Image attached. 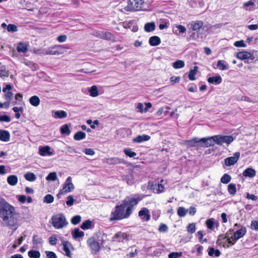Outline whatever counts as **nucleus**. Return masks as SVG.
Listing matches in <instances>:
<instances>
[{
    "label": "nucleus",
    "mask_w": 258,
    "mask_h": 258,
    "mask_svg": "<svg viewBox=\"0 0 258 258\" xmlns=\"http://www.w3.org/2000/svg\"><path fill=\"white\" fill-rule=\"evenodd\" d=\"M18 216L14 207L0 196V217L3 221L7 222L8 226L15 227L14 230H16L17 228Z\"/></svg>",
    "instance_id": "1"
},
{
    "label": "nucleus",
    "mask_w": 258,
    "mask_h": 258,
    "mask_svg": "<svg viewBox=\"0 0 258 258\" xmlns=\"http://www.w3.org/2000/svg\"><path fill=\"white\" fill-rule=\"evenodd\" d=\"M122 203L115 207L114 210L111 213L110 221H118L128 218L131 214L130 209L127 210Z\"/></svg>",
    "instance_id": "2"
},
{
    "label": "nucleus",
    "mask_w": 258,
    "mask_h": 258,
    "mask_svg": "<svg viewBox=\"0 0 258 258\" xmlns=\"http://www.w3.org/2000/svg\"><path fill=\"white\" fill-rule=\"evenodd\" d=\"M146 196L144 194H137L131 197H127L123 201L122 204L126 209H130V213L132 214L134 207L137 205L139 202L142 200Z\"/></svg>",
    "instance_id": "3"
},
{
    "label": "nucleus",
    "mask_w": 258,
    "mask_h": 258,
    "mask_svg": "<svg viewBox=\"0 0 258 258\" xmlns=\"http://www.w3.org/2000/svg\"><path fill=\"white\" fill-rule=\"evenodd\" d=\"M51 221L52 226L56 229L62 228L68 224L65 216L62 213L53 215L51 217Z\"/></svg>",
    "instance_id": "4"
},
{
    "label": "nucleus",
    "mask_w": 258,
    "mask_h": 258,
    "mask_svg": "<svg viewBox=\"0 0 258 258\" xmlns=\"http://www.w3.org/2000/svg\"><path fill=\"white\" fill-rule=\"evenodd\" d=\"M143 4L144 0H129L128 5L123 9L127 12L139 11Z\"/></svg>",
    "instance_id": "5"
},
{
    "label": "nucleus",
    "mask_w": 258,
    "mask_h": 258,
    "mask_svg": "<svg viewBox=\"0 0 258 258\" xmlns=\"http://www.w3.org/2000/svg\"><path fill=\"white\" fill-rule=\"evenodd\" d=\"M87 243L90 248L92 252L96 254L98 252L101 248L99 242L97 241L96 237L92 236L88 239Z\"/></svg>",
    "instance_id": "6"
},
{
    "label": "nucleus",
    "mask_w": 258,
    "mask_h": 258,
    "mask_svg": "<svg viewBox=\"0 0 258 258\" xmlns=\"http://www.w3.org/2000/svg\"><path fill=\"white\" fill-rule=\"evenodd\" d=\"M236 56L237 58L244 60V62L246 63H249V60H250L252 61L255 58V57L252 53L246 51L238 52L236 53Z\"/></svg>",
    "instance_id": "7"
},
{
    "label": "nucleus",
    "mask_w": 258,
    "mask_h": 258,
    "mask_svg": "<svg viewBox=\"0 0 258 258\" xmlns=\"http://www.w3.org/2000/svg\"><path fill=\"white\" fill-rule=\"evenodd\" d=\"M216 144L221 146L223 143H226L227 145L230 144L234 140V138L231 135L222 136L216 135Z\"/></svg>",
    "instance_id": "8"
},
{
    "label": "nucleus",
    "mask_w": 258,
    "mask_h": 258,
    "mask_svg": "<svg viewBox=\"0 0 258 258\" xmlns=\"http://www.w3.org/2000/svg\"><path fill=\"white\" fill-rule=\"evenodd\" d=\"M130 235L128 234L121 231L115 233L112 238V241H117L118 242H124V241L129 240Z\"/></svg>",
    "instance_id": "9"
},
{
    "label": "nucleus",
    "mask_w": 258,
    "mask_h": 258,
    "mask_svg": "<svg viewBox=\"0 0 258 258\" xmlns=\"http://www.w3.org/2000/svg\"><path fill=\"white\" fill-rule=\"evenodd\" d=\"M217 136H213L210 137L203 138L201 139V147H209L213 146L216 144V138Z\"/></svg>",
    "instance_id": "10"
},
{
    "label": "nucleus",
    "mask_w": 258,
    "mask_h": 258,
    "mask_svg": "<svg viewBox=\"0 0 258 258\" xmlns=\"http://www.w3.org/2000/svg\"><path fill=\"white\" fill-rule=\"evenodd\" d=\"M96 237L97 241L99 242L100 247H104L106 242L109 241L107 234L103 232H98L94 235Z\"/></svg>",
    "instance_id": "11"
},
{
    "label": "nucleus",
    "mask_w": 258,
    "mask_h": 258,
    "mask_svg": "<svg viewBox=\"0 0 258 258\" xmlns=\"http://www.w3.org/2000/svg\"><path fill=\"white\" fill-rule=\"evenodd\" d=\"M240 152H236L233 154V156L226 158L224 160L225 164L227 166H230L235 164L240 157Z\"/></svg>",
    "instance_id": "12"
},
{
    "label": "nucleus",
    "mask_w": 258,
    "mask_h": 258,
    "mask_svg": "<svg viewBox=\"0 0 258 258\" xmlns=\"http://www.w3.org/2000/svg\"><path fill=\"white\" fill-rule=\"evenodd\" d=\"M184 145L187 148L201 147V139L198 138H194L189 140H185Z\"/></svg>",
    "instance_id": "13"
},
{
    "label": "nucleus",
    "mask_w": 258,
    "mask_h": 258,
    "mask_svg": "<svg viewBox=\"0 0 258 258\" xmlns=\"http://www.w3.org/2000/svg\"><path fill=\"white\" fill-rule=\"evenodd\" d=\"M63 250L66 253V255L69 258H72V253L71 252L70 249L74 250V248L71 242L69 241H64L62 242Z\"/></svg>",
    "instance_id": "14"
},
{
    "label": "nucleus",
    "mask_w": 258,
    "mask_h": 258,
    "mask_svg": "<svg viewBox=\"0 0 258 258\" xmlns=\"http://www.w3.org/2000/svg\"><path fill=\"white\" fill-rule=\"evenodd\" d=\"M74 189V185L72 182V177L69 176L66 179L63 184V188L61 189L66 193L70 192Z\"/></svg>",
    "instance_id": "15"
},
{
    "label": "nucleus",
    "mask_w": 258,
    "mask_h": 258,
    "mask_svg": "<svg viewBox=\"0 0 258 258\" xmlns=\"http://www.w3.org/2000/svg\"><path fill=\"white\" fill-rule=\"evenodd\" d=\"M139 216L143 221H148L150 219L149 210L147 208H142L139 212Z\"/></svg>",
    "instance_id": "16"
},
{
    "label": "nucleus",
    "mask_w": 258,
    "mask_h": 258,
    "mask_svg": "<svg viewBox=\"0 0 258 258\" xmlns=\"http://www.w3.org/2000/svg\"><path fill=\"white\" fill-rule=\"evenodd\" d=\"M246 233V229L244 226H241V228L234 233L233 240L236 242L240 238L243 237Z\"/></svg>",
    "instance_id": "17"
},
{
    "label": "nucleus",
    "mask_w": 258,
    "mask_h": 258,
    "mask_svg": "<svg viewBox=\"0 0 258 258\" xmlns=\"http://www.w3.org/2000/svg\"><path fill=\"white\" fill-rule=\"evenodd\" d=\"M32 244L36 248H39L43 242L42 238L37 234H34L32 238Z\"/></svg>",
    "instance_id": "18"
},
{
    "label": "nucleus",
    "mask_w": 258,
    "mask_h": 258,
    "mask_svg": "<svg viewBox=\"0 0 258 258\" xmlns=\"http://www.w3.org/2000/svg\"><path fill=\"white\" fill-rule=\"evenodd\" d=\"M50 148L48 146L44 147L40 146L39 148V153L41 156L51 155L52 153L50 151Z\"/></svg>",
    "instance_id": "19"
},
{
    "label": "nucleus",
    "mask_w": 258,
    "mask_h": 258,
    "mask_svg": "<svg viewBox=\"0 0 258 258\" xmlns=\"http://www.w3.org/2000/svg\"><path fill=\"white\" fill-rule=\"evenodd\" d=\"M150 136L147 135H143L138 136L137 137L133 138V142L136 143H140L145 141H147L150 139Z\"/></svg>",
    "instance_id": "20"
},
{
    "label": "nucleus",
    "mask_w": 258,
    "mask_h": 258,
    "mask_svg": "<svg viewBox=\"0 0 258 258\" xmlns=\"http://www.w3.org/2000/svg\"><path fill=\"white\" fill-rule=\"evenodd\" d=\"M222 81V79L219 75H216L214 77H209L208 79V83L210 84L218 85Z\"/></svg>",
    "instance_id": "21"
},
{
    "label": "nucleus",
    "mask_w": 258,
    "mask_h": 258,
    "mask_svg": "<svg viewBox=\"0 0 258 258\" xmlns=\"http://www.w3.org/2000/svg\"><path fill=\"white\" fill-rule=\"evenodd\" d=\"M256 171L252 168H248L246 169L242 173L243 176L246 177L252 178L255 176Z\"/></svg>",
    "instance_id": "22"
},
{
    "label": "nucleus",
    "mask_w": 258,
    "mask_h": 258,
    "mask_svg": "<svg viewBox=\"0 0 258 258\" xmlns=\"http://www.w3.org/2000/svg\"><path fill=\"white\" fill-rule=\"evenodd\" d=\"M10 135L6 130H0V140L3 142H8L10 140Z\"/></svg>",
    "instance_id": "23"
},
{
    "label": "nucleus",
    "mask_w": 258,
    "mask_h": 258,
    "mask_svg": "<svg viewBox=\"0 0 258 258\" xmlns=\"http://www.w3.org/2000/svg\"><path fill=\"white\" fill-rule=\"evenodd\" d=\"M149 43L150 45L156 46L160 44L161 40L158 36H153L149 38Z\"/></svg>",
    "instance_id": "24"
},
{
    "label": "nucleus",
    "mask_w": 258,
    "mask_h": 258,
    "mask_svg": "<svg viewBox=\"0 0 258 258\" xmlns=\"http://www.w3.org/2000/svg\"><path fill=\"white\" fill-rule=\"evenodd\" d=\"M203 22L202 21H196L191 24L190 29L192 31H197L203 26Z\"/></svg>",
    "instance_id": "25"
},
{
    "label": "nucleus",
    "mask_w": 258,
    "mask_h": 258,
    "mask_svg": "<svg viewBox=\"0 0 258 258\" xmlns=\"http://www.w3.org/2000/svg\"><path fill=\"white\" fill-rule=\"evenodd\" d=\"M18 181V177L15 175H11L7 177V182L10 185L14 186L16 185Z\"/></svg>",
    "instance_id": "26"
},
{
    "label": "nucleus",
    "mask_w": 258,
    "mask_h": 258,
    "mask_svg": "<svg viewBox=\"0 0 258 258\" xmlns=\"http://www.w3.org/2000/svg\"><path fill=\"white\" fill-rule=\"evenodd\" d=\"M72 234L73 237L75 239L82 237L84 235V232L80 231L79 228H75L72 232Z\"/></svg>",
    "instance_id": "27"
},
{
    "label": "nucleus",
    "mask_w": 258,
    "mask_h": 258,
    "mask_svg": "<svg viewBox=\"0 0 258 258\" xmlns=\"http://www.w3.org/2000/svg\"><path fill=\"white\" fill-rule=\"evenodd\" d=\"M53 116L54 118L62 119L67 116V113L64 110H57L54 111Z\"/></svg>",
    "instance_id": "28"
},
{
    "label": "nucleus",
    "mask_w": 258,
    "mask_h": 258,
    "mask_svg": "<svg viewBox=\"0 0 258 258\" xmlns=\"http://www.w3.org/2000/svg\"><path fill=\"white\" fill-rule=\"evenodd\" d=\"M217 67L221 71H224L228 70L229 68V66L226 62L224 60H219L217 61Z\"/></svg>",
    "instance_id": "29"
},
{
    "label": "nucleus",
    "mask_w": 258,
    "mask_h": 258,
    "mask_svg": "<svg viewBox=\"0 0 258 258\" xmlns=\"http://www.w3.org/2000/svg\"><path fill=\"white\" fill-rule=\"evenodd\" d=\"M199 67L198 66H195L194 69H190L188 74V78L190 81H194L196 80L195 75L198 71Z\"/></svg>",
    "instance_id": "30"
},
{
    "label": "nucleus",
    "mask_w": 258,
    "mask_h": 258,
    "mask_svg": "<svg viewBox=\"0 0 258 258\" xmlns=\"http://www.w3.org/2000/svg\"><path fill=\"white\" fill-rule=\"evenodd\" d=\"M56 48L55 45L48 47L43 50V53L48 55H57L58 52L55 50Z\"/></svg>",
    "instance_id": "31"
},
{
    "label": "nucleus",
    "mask_w": 258,
    "mask_h": 258,
    "mask_svg": "<svg viewBox=\"0 0 258 258\" xmlns=\"http://www.w3.org/2000/svg\"><path fill=\"white\" fill-rule=\"evenodd\" d=\"M30 103L33 106H38L40 102L39 98L37 96H33L29 99Z\"/></svg>",
    "instance_id": "32"
},
{
    "label": "nucleus",
    "mask_w": 258,
    "mask_h": 258,
    "mask_svg": "<svg viewBox=\"0 0 258 258\" xmlns=\"http://www.w3.org/2000/svg\"><path fill=\"white\" fill-rule=\"evenodd\" d=\"M145 31L147 32L153 31L155 29V24L154 22L147 23L144 26Z\"/></svg>",
    "instance_id": "33"
},
{
    "label": "nucleus",
    "mask_w": 258,
    "mask_h": 258,
    "mask_svg": "<svg viewBox=\"0 0 258 258\" xmlns=\"http://www.w3.org/2000/svg\"><path fill=\"white\" fill-rule=\"evenodd\" d=\"M86 138V134L82 131L77 132L74 136V139L76 141H80Z\"/></svg>",
    "instance_id": "34"
},
{
    "label": "nucleus",
    "mask_w": 258,
    "mask_h": 258,
    "mask_svg": "<svg viewBox=\"0 0 258 258\" xmlns=\"http://www.w3.org/2000/svg\"><path fill=\"white\" fill-rule=\"evenodd\" d=\"M28 255L30 258H40L41 256L39 251L33 249L29 250Z\"/></svg>",
    "instance_id": "35"
},
{
    "label": "nucleus",
    "mask_w": 258,
    "mask_h": 258,
    "mask_svg": "<svg viewBox=\"0 0 258 258\" xmlns=\"http://www.w3.org/2000/svg\"><path fill=\"white\" fill-rule=\"evenodd\" d=\"M25 178L29 181H34L36 179V176L35 174L33 172H27L24 174Z\"/></svg>",
    "instance_id": "36"
},
{
    "label": "nucleus",
    "mask_w": 258,
    "mask_h": 258,
    "mask_svg": "<svg viewBox=\"0 0 258 258\" xmlns=\"http://www.w3.org/2000/svg\"><path fill=\"white\" fill-rule=\"evenodd\" d=\"M92 225V222L90 220H87L83 222L81 225V228L83 230H87L91 228Z\"/></svg>",
    "instance_id": "37"
},
{
    "label": "nucleus",
    "mask_w": 258,
    "mask_h": 258,
    "mask_svg": "<svg viewBox=\"0 0 258 258\" xmlns=\"http://www.w3.org/2000/svg\"><path fill=\"white\" fill-rule=\"evenodd\" d=\"M124 179L126 181V183L128 185H131L134 183V176L132 173H130L127 175H126Z\"/></svg>",
    "instance_id": "38"
},
{
    "label": "nucleus",
    "mask_w": 258,
    "mask_h": 258,
    "mask_svg": "<svg viewBox=\"0 0 258 258\" xmlns=\"http://www.w3.org/2000/svg\"><path fill=\"white\" fill-rule=\"evenodd\" d=\"M60 133L62 135H69L71 133L69 126L68 124H65L60 127Z\"/></svg>",
    "instance_id": "39"
},
{
    "label": "nucleus",
    "mask_w": 258,
    "mask_h": 258,
    "mask_svg": "<svg viewBox=\"0 0 258 258\" xmlns=\"http://www.w3.org/2000/svg\"><path fill=\"white\" fill-rule=\"evenodd\" d=\"M17 49L19 52L25 53L28 50L27 45L24 44L23 43L20 42L19 43V44L17 47Z\"/></svg>",
    "instance_id": "40"
},
{
    "label": "nucleus",
    "mask_w": 258,
    "mask_h": 258,
    "mask_svg": "<svg viewBox=\"0 0 258 258\" xmlns=\"http://www.w3.org/2000/svg\"><path fill=\"white\" fill-rule=\"evenodd\" d=\"M198 3L200 7H202L203 2L202 0H190L189 5L191 8H196L197 7Z\"/></svg>",
    "instance_id": "41"
},
{
    "label": "nucleus",
    "mask_w": 258,
    "mask_h": 258,
    "mask_svg": "<svg viewBox=\"0 0 258 258\" xmlns=\"http://www.w3.org/2000/svg\"><path fill=\"white\" fill-rule=\"evenodd\" d=\"M55 46L56 47L55 50L58 52L57 55L63 53L64 49L68 48L66 45H55Z\"/></svg>",
    "instance_id": "42"
},
{
    "label": "nucleus",
    "mask_w": 258,
    "mask_h": 258,
    "mask_svg": "<svg viewBox=\"0 0 258 258\" xmlns=\"http://www.w3.org/2000/svg\"><path fill=\"white\" fill-rule=\"evenodd\" d=\"M228 191L230 195L234 196L236 192V188L235 185L233 183H230L228 186Z\"/></svg>",
    "instance_id": "43"
},
{
    "label": "nucleus",
    "mask_w": 258,
    "mask_h": 258,
    "mask_svg": "<svg viewBox=\"0 0 258 258\" xmlns=\"http://www.w3.org/2000/svg\"><path fill=\"white\" fill-rule=\"evenodd\" d=\"M108 161L110 164H117L124 163V161L123 159H120L117 157H113L110 158L108 159Z\"/></svg>",
    "instance_id": "44"
},
{
    "label": "nucleus",
    "mask_w": 258,
    "mask_h": 258,
    "mask_svg": "<svg viewBox=\"0 0 258 258\" xmlns=\"http://www.w3.org/2000/svg\"><path fill=\"white\" fill-rule=\"evenodd\" d=\"M187 211L188 210H186L185 208L182 207H180L177 209V215L180 217H183L186 215Z\"/></svg>",
    "instance_id": "45"
},
{
    "label": "nucleus",
    "mask_w": 258,
    "mask_h": 258,
    "mask_svg": "<svg viewBox=\"0 0 258 258\" xmlns=\"http://www.w3.org/2000/svg\"><path fill=\"white\" fill-rule=\"evenodd\" d=\"M90 94L92 97H96L98 95V90L96 86H92L89 89Z\"/></svg>",
    "instance_id": "46"
},
{
    "label": "nucleus",
    "mask_w": 258,
    "mask_h": 258,
    "mask_svg": "<svg viewBox=\"0 0 258 258\" xmlns=\"http://www.w3.org/2000/svg\"><path fill=\"white\" fill-rule=\"evenodd\" d=\"M173 67L175 69H180L184 66V62L181 60H177L173 63Z\"/></svg>",
    "instance_id": "47"
},
{
    "label": "nucleus",
    "mask_w": 258,
    "mask_h": 258,
    "mask_svg": "<svg viewBox=\"0 0 258 258\" xmlns=\"http://www.w3.org/2000/svg\"><path fill=\"white\" fill-rule=\"evenodd\" d=\"M54 201V197L50 194L46 195L44 198L43 200V203L47 204L52 203Z\"/></svg>",
    "instance_id": "48"
},
{
    "label": "nucleus",
    "mask_w": 258,
    "mask_h": 258,
    "mask_svg": "<svg viewBox=\"0 0 258 258\" xmlns=\"http://www.w3.org/2000/svg\"><path fill=\"white\" fill-rule=\"evenodd\" d=\"M102 34L103 35L102 36V39H103L112 40L114 38V35L110 32H104V34Z\"/></svg>",
    "instance_id": "49"
},
{
    "label": "nucleus",
    "mask_w": 258,
    "mask_h": 258,
    "mask_svg": "<svg viewBox=\"0 0 258 258\" xmlns=\"http://www.w3.org/2000/svg\"><path fill=\"white\" fill-rule=\"evenodd\" d=\"M186 230L187 232L190 234L195 233L196 230V223H192L189 224L186 227Z\"/></svg>",
    "instance_id": "50"
},
{
    "label": "nucleus",
    "mask_w": 258,
    "mask_h": 258,
    "mask_svg": "<svg viewBox=\"0 0 258 258\" xmlns=\"http://www.w3.org/2000/svg\"><path fill=\"white\" fill-rule=\"evenodd\" d=\"M231 179V176L227 174H224L221 178V182L224 184H227L230 181Z\"/></svg>",
    "instance_id": "51"
},
{
    "label": "nucleus",
    "mask_w": 258,
    "mask_h": 258,
    "mask_svg": "<svg viewBox=\"0 0 258 258\" xmlns=\"http://www.w3.org/2000/svg\"><path fill=\"white\" fill-rule=\"evenodd\" d=\"M124 153L129 157H134L137 155V153L132 151L131 148L124 149L123 150Z\"/></svg>",
    "instance_id": "52"
},
{
    "label": "nucleus",
    "mask_w": 258,
    "mask_h": 258,
    "mask_svg": "<svg viewBox=\"0 0 258 258\" xmlns=\"http://www.w3.org/2000/svg\"><path fill=\"white\" fill-rule=\"evenodd\" d=\"M56 179L57 175L55 172H50L46 177V179L47 181H55Z\"/></svg>",
    "instance_id": "53"
},
{
    "label": "nucleus",
    "mask_w": 258,
    "mask_h": 258,
    "mask_svg": "<svg viewBox=\"0 0 258 258\" xmlns=\"http://www.w3.org/2000/svg\"><path fill=\"white\" fill-rule=\"evenodd\" d=\"M9 76V72L6 70V67L5 66H2L0 67V77H5Z\"/></svg>",
    "instance_id": "54"
},
{
    "label": "nucleus",
    "mask_w": 258,
    "mask_h": 258,
    "mask_svg": "<svg viewBox=\"0 0 258 258\" xmlns=\"http://www.w3.org/2000/svg\"><path fill=\"white\" fill-rule=\"evenodd\" d=\"M81 221V217L80 215H76L72 217L71 222L73 225H77Z\"/></svg>",
    "instance_id": "55"
},
{
    "label": "nucleus",
    "mask_w": 258,
    "mask_h": 258,
    "mask_svg": "<svg viewBox=\"0 0 258 258\" xmlns=\"http://www.w3.org/2000/svg\"><path fill=\"white\" fill-rule=\"evenodd\" d=\"M206 224L208 228L212 230L214 229V221L213 219L212 218L207 220L206 222Z\"/></svg>",
    "instance_id": "56"
},
{
    "label": "nucleus",
    "mask_w": 258,
    "mask_h": 258,
    "mask_svg": "<svg viewBox=\"0 0 258 258\" xmlns=\"http://www.w3.org/2000/svg\"><path fill=\"white\" fill-rule=\"evenodd\" d=\"M13 96H14L13 93L10 91H8L7 92H6L4 95L3 97L7 100L11 101L13 99Z\"/></svg>",
    "instance_id": "57"
},
{
    "label": "nucleus",
    "mask_w": 258,
    "mask_h": 258,
    "mask_svg": "<svg viewBox=\"0 0 258 258\" xmlns=\"http://www.w3.org/2000/svg\"><path fill=\"white\" fill-rule=\"evenodd\" d=\"M7 30L8 32H15L17 31V27L14 25L10 24L7 26Z\"/></svg>",
    "instance_id": "58"
},
{
    "label": "nucleus",
    "mask_w": 258,
    "mask_h": 258,
    "mask_svg": "<svg viewBox=\"0 0 258 258\" xmlns=\"http://www.w3.org/2000/svg\"><path fill=\"white\" fill-rule=\"evenodd\" d=\"M57 241V239L55 235H53L49 238V243L51 245H55Z\"/></svg>",
    "instance_id": "59"
},
{
    "label": "nucleus",
    "mask_w": 258,
    "mask_h": 258,
    "mask_svg": "<svg viewBox=\"0 0 258 258\" xmlns=\"http://www.w3.org/2000/svg\"><path fill=\"white\" fill-rule=\"evenodd\" d=\"M67 199V205L69 207H71L72 205H73L74 202L75 201V200L73 198V197L72 196H69Z\"/></svg>",
    "instance_id": "60"
},
{
    "label": "nucleus",
    "mask_w": 258,
    "mask_h": 258,
    "mask_svg": "<svg viewBox=\"0 0 258 258\" xmlns=\"http://www.w3.org/2000/svg\"><path fill=\"white\" fill-rule=\"evenodd\" d=\"M250 228L251 229L257 231L258 230V220H253L251 221Z\"/></svg>",
    "instance_id": "61"
},
{
    "label": "nucleus",
    "mask_w": 258,
    "mask_h": 258,
    "mask_svg": "<svg viewBox=\"0 0 258 258\" xmlns=\"http://www.w3.org/2000/svg\"><path fill=\"white\" fill-rule=\"evenodd\" d=\"M158 230L161 232H165L168 230V227L166 224L161 223L159 227Z\"/></svg>",
    "instance_id": "62"
},
{
    "label": "nucleus",
    "mask_w": 258,
    "mask_h": 258,
    "mask_svg": "<svg viewBox=\"0 0 258 258\" xmlns=\"http://www.w3.org/2000/svg\"><path fill=\"white\" fill-rule=\"evenodd\" d=\"M46 258H57L56 254L53 251H46Z\"/></svg>",
    "instance_id": "63"
},
{
    "label": "nucleus",
    "mask_w": 258,
    "mask_h": 258,
    "mask_svg": "<svg viewBox=\"0 0 258 258\" xmlns=\"http://www.w3.org/2000/svg\"><path fill=\"white\" fill-rule=\"evenodd\" d=\"M182 255V252H174L170 253L168 255L169 258H178V257Z\"/></svg>",
    "instance_id": "64"
}]
</instances>
